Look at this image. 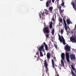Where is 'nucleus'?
Listing matches in <instances>:
<instances>
[{
    "label": "nucleus",
    "mask_w": 76,
    "mask_h": 76,
    "mask_svg": "<svg viewBox=\"0 0 76 76\" xmlns=\"http://www.w3.org/2000/svg\"><path fill=\"white\" fill-rule=\"evenodd\" d=\"M64 49L66 51L65 55L67 61L68 62H70V60H69V53L66 51L69 52L71 50L70 47L69 45H66L65 46Z\"/></svg>",
    "instance_id": "nucleus-1"
},
{
    "label": "nucleus",
    "mask_w": 76,
    "mask_h": 76,
    "mask_svg": "<svg viewBox=\"0 0 76 76\" xmlns=\"http://www.w3.org/2000/svg\"><path fill=\"white\" fill-rule=\"evenodd\" d=\"M58 39H59L60 41V42H62V41L64 45H65V44H66V42L65 41L64 39L63 36H61L60 37V35H58Z\"/></svg>",
    "instance_id": "nucleus-2"
},
{
    "label": "nucleus",
    "mask_w": 76,
    "mask_h": 76,
    "mask_svg": "<svg viewBox=\"0 0 76 76\" xmlns=\"http://www.w3.org/2000/svg\"><path fill=\"white\" fill-rule=\"evenodd\" d=\"M50 31V30L49 28L47 26L45 28L43 29V31L44 34H45V32H46V33H47V34H49Z\"/></svg>",
    "instance_id": "nucleus-3"
},
{
    "label": "nucleus",
    "mask_w": 76,
    "mask_h": 76,
    "mask_svg": "<svg viewBox=\"0 0 76 76\" xmlns=\"http://www.w3.org/2000/svg\"><path fill=\"white\" fill-rule=\"evenodd\" d=\"M51 4V0H48L46 3V6L47 7H48V6L50 7Z\"/></svg>",
    "instance_id": "nucleus-4"
},
{
    "label": "nucleus",
    "mask_w": 76,
    "mask_h": 76,
    "mask_svg": "<svg viewBox=\"0 0 76 76\" xmlns=\"http://www.w3.org/2000/svg\"><path fill=\"white\" fill-rule=\"evenodd\" d=\"M70 40L71 42L76 43V36H75V37H72L70 38Z\"/></svg>",
    "instance_id": "nucleus-5"
},
{
    "label": "nucleus",
    "mask_w": 76,
    "mask_h": 76,
    "mask_svg": "<svg viewBox=\"0 0 76 76\" xmlns=\"http://www.w3.org/2000/svg\"><path fill=\"white\" fill-rule=\"evenodd\" d=\"M70 58L71 60H76V57H75V55L73 54V53H72L70 55Z\"/></svg>",
    "instance_id": "nucleus-6"
},
{
    "label": "nucleus",
    "mask_w": 76,
    "mask_h": 76,
    "mask_svg": "<svg viewBox=\"0 0 76 76\" xmlns=\"http://www.w3.org/2000/svg\"><path fill=\"white\" fill-rule=\"evenodd\" d=\"M42 44H44V45L46 50L48 51L49 50L48 48H48L47 45L45 44V42H44L43 43H42Z\"/></svg>",
    "instance_id": "nucleus-7"
},
{
    "label": "nucleus",
    "mask_w": 76,
    "mask_h": 76,
    "mask_svg": "<svg viewBox=\"0 0 76 76\" xmlns=\"http://www.w3.org/2000/svg\"><path fill=\"white\" fill-rule=\"evenodd\" d=\"M44 45H42L41 46H40L39 48V50L40 51H42V50L44 49Z\"/></svg>",
    "instance_id": "nucleus-8"
},
{
    "label": "nucleus",
    "mask_w": 76,
    "mask_h": 76,
    "mask_svg": "<svg viewBox=\"0 0 76 76\" xmlns=\"http://www.w3.org/2000/svg\"><path fill=\"white\" fill-rule=\"evenodd\" d=\"M71 4L72 5L74 9L76 11V5H75V3L73 2V1H72V2L71 3Z\"/></svg>",
    "instance_id": "nucleus-9"
},
{
    "label": "nucleus",
    "mask_w": 76,
    "mask_h": 76,
    "mask_svg": "<svg viewBox=\"0 0 76 76\" xmlns=\"http://www.w3.org/2000/svg\"><path fill=\"white\" fill-rule=\"evenodd\" d=\"M61 58L63 60H65V56L64 55V53H62L61 54Z\"/></svg>",
    "instance_id": "nucleus-10"
},
{
    "label": "nucleus",
    "mask_w": 76,
    "mask_h": 76,
    "mask_svg": "<svg viewBox=\"0 0 76 76\" xmlns=\"http://www.w3.org/2000/svg\"><path fill=\"white\" fill-rule=\"evenodd\" d=\"M76 33V28H75L72 31H71V33L72 34H74V35H75V34Z\"/></svg>",
    "instance_id": "nucleus-11"
},
{
    "label": "nucleus",
    "mask_w": 76,
    "mask_h": 76,
    "mask_svg": "<svg viewBox=\"0 0 76 76\" xmlns=\"http://www.w3.org/2000/svg\"><path fill=\"white\" fill-rule=\"evenodd\" d=\"M44 65H45V68L46 69H47L48 68V65H47V61L46 60H45L44 61Z\"/></svg>",
    "instance_id": "nucleus-12"
},
{
    "label": "nucleus",
    "mask_w": 76,
    "mask_h": 76,
    "mask_svg": "<svg viewBox=\"0 0 76 76\" xmlns=\"http://www.w3.org/2000/svg\"><path fill=\"white\" fill-rule=\"evenodd\" d=\"M51 56V54L50 53H47V58L48 59H50V56Z\"/></svg>",
    "instance_id": "nucleus-13"
},
{
    "label": "nucleus",
    "mask_w": 76,
    "mask_h": 76,
    "mask_svg": "<svg viewBox=\"0 0 76 76\" xmlns=\"http://www.w3.org/2000/svg\"><path fill=\"white\" fill-rule=\"evenodd\" d=\"M41 14L39 13V18H40L41 19V15L42 16H44V12H43V13H42V12H41Z\"/></svg>",
    "instance_id": "nucleus-14"
},
{
    "label": "nucleus",
    "mask_w": 76,
    "mask_h": 76,
    "mask_svg": "<svg viewBox=\"0 0 76 76\" xmlns=\"http://www.w3.org/2000/svg\"><path fill=\"white\" fill-rule=\"evenodd\" d=\"M52 64L53 69H54V60L53 59L52 60Z\"/></svg>",
    "instance_id": "nucleus-15"
},
{
    "label": "nucleus",
    "mask_w": 76,
    "mask_h": 76,
    "mask_svg": "<svg viewBox=\"0 0 76 76\" xmlns=\"http://www.w3.org/2000/svg\"><path fill=\"white\" fill-rule=\"evenodd\" d=\"M70 18H67L66 20V22L68 25H69L70 24Z\"/></svg>",
    "instance_id": "nucleus-16"
},
{
    "label": "nucleus",
    "mask_w": 76,
    "mask_h": 76,
    "mask_svg": "<svg viewBox=\"0 0 76 76\" xmlns=\"http://www.w3.org/2000/svg\"><path fill=\"white\" fill-rule=\"evenodd\" d=\"M49 10L50 11V12H52L53 11V7H50L49 8Z\"/></svg>",
    "instance_id": "nucleus-17"
},
{
    "label": "nucleus",
    "mask_w": 76,
    "mask_h": 76,
    "mask_svg": "<svg viewBox=\"0 0 76 76\" xmlns=\"http://www.w3.org/2000/svg\"><path fill=\"white\" fill-rule=\"evenodd\" d=\"M65 29H66L67 33L69 34V31H67V25H65Z\"/></svg>",
    "instance_id": "nucleus-18"
},
{
    "label": "nucleus",
    "mask_w": 76,
    "mask_h": 76,
    "mask_svg": "<svg viewBox=\"0 0 76 76\" xmlns=\"http://www.w3.org/2000/svg\"><path fill=\"white\" fill-rule=\"evenodd\" d=\"M65 29H66L67 33L69 34V31H67V25H65Z\"/></svg>",
    "instance_id": "nucleus-19"
},
{
    "label": "nucleus",
    "mask_w": 76,
    "mask_h": 76,
    "mask_svg": "<svg viewBox=\"0 0 76 76\" xmlns=\"http://www.w3.org/2000/svg\"><path fill=\"white\" fill-rule=\"evenodd\" d=\"M45 14L46 15H48V11L47 10H45Z\"/></svg>",
    "instance_id": "nucleus-20"
},
{
    "label": "nucleus",
    "mask_w": 76,
    "mask_h": 76,
    "mask_svg": "<svg viewBox=\"0 0 76 76\" xmlns=\"http://www.w3.org/2000/svg\"><path fill=\"white\" fill-rule=\"evenodd\" d=\"M61 64H62V65H61V66H64V62H63V60H61Z\"/></svg>",
    "instance_id": "nucleus-21"
},
{
    "label": "nucleus",
    "mask_w": 76,
    "mask_h": 76,
    "mask_svg": "<svg viewBox=\"0 0 76 76\" xmlns=\"http://www.w3.org/2000/svg\"><path fill=\"white\" fill-rule=\"evenodd\" d=\"M60 13V14H61V13H63V12L64 11V10H61V9L59 10Z\"/></svg>",
    "instance_id": "nucleus-22"
},
{
    "label": "nucleus",
    "mask_w": 76,
    "mask_h": 76,
    "mask_svg": "<svg viewBox=\"0 0 76 76\" xmlns=\"http://www.w3.org/2000/svg\"><path fill=\"white\" fill-rule=\"evenodd\" d=\"M40 57H43V56L42 51H40Z\"/></svg>",
    "instance_id": "nucleus-23"
},
{
    "label": "nucleus",
    "mask_w": 76,
    "mask_h": 76,
    "mask_svg": "<svg viewBox=\"0 0 76 76\" xmlns=\"http://www.w3.org/2000/svg\"><path fill=\"white\" fill-rule=\"evenodd\" d=\"M45 36H46V38H48V37L50 38V37H49V36H50V34H46Z\"/></svg>",
    "instance_id": "nucleus-24"
},
{
    "label": "nucleus",
    "mask_w": 76,
    "mask_h": 76,
    "mask_svg": "<svg viewBox=\"0 0 76 76\" xmlns=\"http://www.w3.org/2000/svg\"><path fill=\"white\" fill-rule=\"evenodd\" d=\"M49 27L50 29H51L53 28V25H52V23H50V24L49 25Z\"/></svg>",
    "instance_id": "nucleus-25"
},
{
    "label": "nucleus",
    "mask_w": 76,
    "mask_h": 76,
    "mask_svg": "<svg viewBox=\"0 0 76 76\" xmlns=\"http://www.w3.org/2000/svg\"><path fill=\"white\" fill-rule=\"evenodd\" d=\"M71 74L73 76H76V75L75 73H74V72H73L72 70H71Z\"/></svg>",
    "instance_id": "nucleus-26"
},
{
    "label": "nucleus",
    "mask_w": 76,
    "mask_h": 76,
    "mask_svg": "<svg viewBox=\"0 0 76 76\" xmlns=\"http://www.w3.org/2000/svg\"><path fill=\"white\" fill-rule=\"evenodd\" d=\"M52 34L53 35H54V28L52 29Z\"/></svg>",
    "instance_id": "nucleus-27"
},
{
    "label": "nucleus",
    "mask_w": 76,
    "mask_h": 76,
    "mask_svg": "<svg viewBox=\"0 0 76 76\" xmlns=\"http://www.w3.org/2000/svg\"><path fill=\"white\" fill-rule=\"evenodd\" d=\"M52 20L53 22H55V18L54 17H53Z\"/></svg>",
    "instance_id": "nucleus-28"
},
{
    "label": "nucleus",
    "mask_w": 76,
    "mask_h": 76,
    "mask_svg": "<svg viewBox=\"0 0 76 76\" xmlns=\"http://www.w3.org/2000/svg\"><path fill=\"white\" fill-rule=\"evenodd\" d=\"M58 8L59 9V10H61V6L60 5L58 7Z\"/></svg>",
    "instance_id": "nucleus-29"
},
{
    "label": "nucleus",
    "mask_w": 76,
    "mask_h": 76,
    "mask_svg": "<svg viewBox=\"0 0 76 76\" xmlns=\"http://www.w3.org/2000/svg\"><path fill=\"white\" fill-rule=\"evenodd\" d=\"M71 66L72 69H73V70H75V68H74V67H73V65H71Z\"/></svg>",
    "instance_id": "nucleus-30"
},
{
    "label": "nucleus",
    "mask_w": 76,
    "mask_h": 76,
    "mask_svg": "<svg viewBox=\"0 0 76 76\" xmlns=\"http://www.w3.org/2000/svg\"><path fill=\"white\" fill-rule=\"evenodd\" d=\"M62 18H61L60 19V20H59V22H60L61 23H62Z\"/></svg>",
    "instance_id": "nucleus-31"
},
{
    "label": "nucleus",
    "mask_w": 76,
    "mask_h": 76,
    "mask_svg": "<svg viewBox=\"0 0 76 76\" xmlns=\"http://www.w3.org/2000/svg\"><path fill=\"white\" fill-rule=\"evenodd\" d=\"M61 34H63V30L62 29H61Z\"/></svg>",
    "instance_id": "nucleus-32"
},
{
    "label": "nucleus",
    "mask_w": 76,
    "mask_h": 76,
    "mask_svg": "<svg viewBox=\"0 0 76 76\" xmlns=\"http://www.w3.org/2000/svg\"><path fill=\"white\" fill-rule=\"evenodd\" d=\"M64 3H62L61 4V6H62V7H63V6H64Z\"/></svg>",
    "instance_id": "nucleus-33"
},
{
    "label": "nucleus",
    "mask_w": 76,
    "mask_h": 76,
    "mask_svg": "<svg viewBox=\"0 0 76 76\" xmlns=\"http://www.w3.org/2000/svg\"><path fill=\"white\" fill-rule=\"evenodd\" d=\"M54 46H55L56 48L57 49V45L55 44Z\"/></svg>",
    "instance_id": "nucleus-34"
},
{
    "label": "nucleus",
    "mask_w": 76,
    "mask_h": 76,
    "mask_svg": "<svg viewBox=\"0 0 76 76\" xmlns=\"http://www.w3.org/2000/svg\"><path fill=\"white\" fill-rule=\"evenodd\" d=\"M48 71V68H47V69H46V72H47Z\"/></svg>",
    "instance_id": "nucleus-35"
},
{
    "label": "nucleus",
    "mask_w": 76,
    "mask_h": 76,
    "mask_svg": "<svg viewBox=\"0 0 76 76\" xmlns=\"http://www.w3.org/2000/svg\"><path fill=\"white\" fill-rule=\"evenodd\" d=\"M63 22H65L66 20H65V18H63Z\"/></svg>",
    "instance_id": "nucleus-36"
},
{
    "label": "nucleus",
    "mask_w": 76,
    "mask_h": 76,
    "mask_svg": "<svg viewBox=\"0 0 76 76\" xmlns=\"http://www.w3.org/2000/svg\"><path fill=\"white\" fill-rule=\"evenodd\" d=\"M64 25H67L66 24V21H64Z\"/></svg>",
    "instance_id": "nucleus-37"
},
{
    "label": "nucleus",
    "mask_w": 76,
    "mask_h": 76,
    "mask_svg": "<svg viewBox=\"0 0 76 76\" xmlns=\"http://www.w3.org/2000/svg\"><path fill=\"white\" fill-rule=\"evenodd\" d=\"M52 1L53 3H54V0H52Z\"/></svg>",
    "instance_id": "nucleus-38"
},
{
    "label": "nucleus",
    "mask_w": 76,
    "mask_h": 76,
    "mask_svg": "<svg viewBox=\"0 0 76 76\" xmlns=\"http://www.w3.org/2000/svg\"><path fill=\"white\" fill-rule=\"evenodd\" d=\"M42 52H44V51H45V50H44V49H42Z\"/></svg>",
    "instance_id": "nucleus-39"
},
{
    "label": "nucleus",
    "mask_w": 76,
    "mask_h": 76,
    "mask_svg": "<svg viewBox=\"0 0 76 76\" xmlns=\"http://www.w3.org/2000/svg\"><path fill=\"white\" fill-rule=\"evenodd\" d=\"M39 58H38V57L37 58V61H38V60H39Z\"/></svg>",
    "instance_id": "nucleus-40"
},
{
    "label": "nucleus",
    "mask_w": 76,
    "mask_h": 76,
    "mask_svg": "<svg viewBox=\"0 0 76 76\" xmlns=\"http://www.w3.org/2000/svg\"><path fill=\"white\" fill-rule=\"evenodd\" d=\"M75 29H76V24L75 25Z\"/></svg>",
    "instance_id": "nucleus-41"
},
{
    "label": "nucleus",
    "mask_w": 76,
    "mask_h": 76,
    "mask_svg": "<svg viewBox=\"0 0 76 76\" xmlns=\"http://www.w3.org/2000/svg\"><path fill=\"white\" fill-rule=\"evenodd\" d=\"M63 7H66V5H64V6H63Z\"/></svg>",
    "instance_id": "nucleus-42"
},
{
    "label": "nucleus",
    "mask_w": 76,
    "mask_h": 76,
    "mask_svg": "<svg viewBox=\"0 0 76 76\" xmlns=\"http://www.w3.org/2000/svg\"><path fill=\"white\" fill-rule=\"evenodd\" d=\"M48 45H49V47H50V44H48Z\"/></svg>",
    "instance_id": "nucleus-43"
},
{
    "label": "nucleus",
    "mask_w": 76,
    "mask_h": 76,
    "mask_svg": "<svg viewBox=\"0 0 76 76\" xmlns=\"http://www.w3.org/2000/svg\"><path fill=\"white\" fill-rule=\"evenodd\" d=\"M70 23L72 24V22H70Z\"/></svg>",
    "instance_id": "nucleus-44"
},
{
    "label": "nucleus",
    "mask_w": 76,
    "mask_h": 76,
    "mask_svg": "<svg viewBox=\"0 0 76 76\" xmlns=\"http://www.w3.org/2000/svg\"><path fill=\"white\" fill-rule=\"evenodd\" d=\"M57 76H59L58 74H57Z\"/></svg>",
    "instance_id": "nucleus-45"
},
{
    "label": "nucleus",
    "mask_w": 76,
    "mask_h": 76,
    "mask_svg": "<svg viewBox=\"0 0 76 76\" xmlns=\"http://www.w3.org/2000/svg\"><path fill=\"white\" fill-rule=\"evenodd\" d=\"M53 58H54V59H56V58L55 57Z\"/></svg>",
    "instance_id": "nucleus-46"
},
{
    "label": "nucleus",
    "mask_w": 76,
    "mask_h": 76,
    "mask_svg": "<svg viewBox=\"0 0 76 76\" xmlns=\"http://www.w3.org/2000/svg\"><path fill=\"white\" fill-rule=\"evenodd\" d=\"M55 18H56V15H55Z\"/></svg>",
    "instance_id": "nucleus-47"
},
{
    "label": "nucleus",
    "mask_w": 76,
    "mask_h": 76,
    "mask_svg": "<svg viewBox=\"0 0 76 76\" xmlns=\"http://www.w3.org/2000/svg\"><path fill=\"white\" fill-rule=\"evenodd\" d=\"M75 73H76V70L75 71Z\"/></svg>",
    "instance_id": "nucleus-48"
},
{
    "label": "nucleus",
    "mask_w": 76,
    "mask_h": 76,
    "mask_svg": "<svg viewBox=\"0 0 76 76\" xmlns=\"http://www.w3.org/2000/svg\"><path fill=\"white\" fill-rule=\"evenodd\" d=\"M50 23H52V22L51 21Z\"/></svg>",
    "instance_id": "nucleus-49"
},
{
    "label": "nucleus",
    "mask_w": 76,
    "mask_h": 76,
    "mask_svg": "<svg viewBox=\"0 0 76 76\" xmlns=\"http://www.w3.org/2000/svg\"><path fill=\"white\" fill-rule=\"evenodd\" d=\"M43 0H40V1H43Z\"/></svg>",
    "instance_id": "nucleus-50"
},
{
    "label": "nucleus",
    "mask_w": 76,
    "mask_h": 76,
    "mask_svg": "<svg viewBox=\"0 0 76 76\" xmlns=\"http://www.w3.org/2000/svg\"><path fill=\"white\" fill-rule=\"evenodd\" d=\"M75 2H76V0H75Z\"/></svg>",
    "instance_id": "nucleus-51"
},
{
    "label": "nucleus",
    "mask_w": 76,
    "mask_h": 76,
    "mask_svg": "<svg viewBox=\"0 0 76 76\" xmlns=\"http://www.w3.org/2000/svg\"><path fill=\"white\" fill-rule=\"evenodd\" d=\"M75 5H76V3Z\"/></svg>",
    "instance_id": "nucleus-52"
},
{
    "label": "nucleus",
    "mask_w": 76,
    "mask_h": 76,
    "mask_svg": "<svg viewBox=\"0 0 76 76\" xmlns=\"http://www.w3.org/2000/svg\"><path fill=\"white\" fill-rule=\"evenodd\" d=\"M44 55H45V54H44Z\"/></svg>",
    "instance_id": "nucleus-53"
},
{
    "label": "nucleus",
    "mask_w": 76,
    "mask_h": 76,
    "mask_svg": "<svg viewBox=\"0 0 76 76\" xmlns=\"http://www.w3.org/2000/svg\"><path fill=\"white\" fill-rule=\"evenodd\" d=\"M55 76H56V75Z\"/></svg>",
    "instance_id": "nucleus-54"
}]
</instances>
